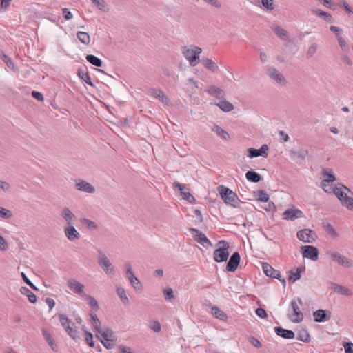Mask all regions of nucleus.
<instances>
[{"mask_svg": "<svg viewBox=\"0 0 353 353\" xmlns=\"http://www.w3.org/2000/svg\"><path fill=\"white\" fill-rule=\"evenodd\" d=\"M333 193L340 201L341 203L349 210H353V199L349 196L350 190L343 185H337L333 189Z\"/></svg>", "mask_w": 353, "mask_h": 353, "instance_id": "f257e3e1", "label": "nucleus"}, {"mask_svg": "<svg viewBox=\"0 0 353 353\" xmlns=\"http://www.w3.org/2000/svg\"><path fill=\"white\" fill-rule=\"evenodd\" d=\"M218 191L225 204L233 208L240 207L241 201L235 192L224 185H219Z\"/></svg>", "mask_w": 353, "mask_h": 353, "instance_id": "f03ea898", "label": "nucleus"}, {"mask_svg": "<svg viewBox=\"0 0 353 353\" xmlns=\"http://www.w3.org/2000/svg\"><path fill=\"white\" fill-rule=\"evenodd\" d=\"M182 53L191 66H196L199 61V56L202 53L201 48L190 45L182 49Z\"/></svg>", "mask_w": 353, "mask_h": 353, "instance_id": "7ed1b4c3", "label": "nucleus"}, {"mask_svg": "<svg viewBox=\"0 0 353 353\" xmlns=\"http://www.w3.org/2000/svg\"><path fill=\"white\" fill-rule=\"evenodd\" d=\"M229 248L230 245L226 241H218L213 254L214 260L218 263L226 261L230 255Z\"/></svg>", "mask_w": 353, "mask_h": 353, "instance_id": "20e7f679", "label": "nucleus"}, {"mask_svg": "<svg viewBox=\"0 0 353 353\" xmlns=\"http://www.w3.org/2000/svg\"><path fill=\"white\" fill-rule=\"evenodd\" d=\"M96 335L107 349H111L115 345L117 339L113 332L110 329L103 328Z\"/></svg>", "mask_w": 353, "mask_h": 353, "instance_id": "39448f33", "label": "nucleus"}, {"mask_svg": "<svg viewBox=\"0 0 353 353\" xmlns=\"http://www.w3.org/2000/svg\"><path fill=\"white\" fill-rule=\"evenodd\" d=\"M327 256L334 262L345 268H350L353 265V261L346 256L337 252H328Z\"/></svg>", "mask_w": 353, "mask_h": 353, "instance_id": "423d86ee", "label": "nucleus"}, {"mask_svg": "<svg viewBox=\"0 0 353 353\" xmlns=\"http://www.w3.org/2000/svg\"><path fill=\"white\" fill-rule=\"evenodd\" d=\"M292 311L288 314L290 319L294 323H299L303 319V314L301 312L299 304L296 301L291 302Z\"/></svg>", "mask_w": 353, "mask_h": 353, "instance_id": "0eeeda50", "label": "nucleus"}, {"mask_svg": "<svg viewBox=\"0 0 353 353\" xmlns=\"http://www.w3.org/2000/svg\"><path fill=\"white\" fill-rule=\"evenodd\" d=\"M191 234L194 238V239L201 244L205 248H208L212 245L211 241L207 238L205 234L203 233L201 231L191 228L190 229Z\"/></svg>", "mask_w": 353, "mask_h": 353, "instance_id": "6e6552de", "label": "nucleus"}, {"mask_svg": "<svg viewBox=\"0 0 353 353\" xmlns=\"http://www.w3.org/2000/svg\"><path fill=\"white\" fill-rule=\"evenodd\" d=\"M269 147L268 145H263L260 149H254L252 148L247 150V156L250 158L262 156L266 158L268 155Z\"/></svg>", "mask_w": 353, "mask_h": 353, "instance_id": "1a4fd4ad", "label": "nucleus"}, {"mask_svg": "<svg viewBox=\"0 0 353 353\" xmlns=\"http://www.w3.org/2000/svg\"><path fill=\"white\" fill-rule=\"evenodd\" d=\"M302 217H303V212L294 207L287 209L283 214V219L284 220L293 221Z\"/></svg>", "mask_w": 353, "mask_h": 353, "instance_id": "9d476101", "label": "nucleus"}, {"mask_svg": "<svg viewBox=\"0 0 353 353\" xmlns=\"http://www.w3.org/2000/svg\"><path fill=\"white\" fill-rule=\"evenodd\" d=\"M125 267L127 270V276H128V279L130 280L131 284L134 287V288L137 291H141L142 285H141L139 280L134 275V274L132 271L130 264L127 263L125 265Z\"/></svg>", "mask_w": 353, "mask_h": 353, "instance_id": "9b49d317", "label": "nucleus"}, {"mask_svg": "<svg viewBox=\"0 0 353 353\" xmlns=\"http://www.w3.org/2000/svg\"><path fill=\"white\" fill-rule=\"evenodd\" d=\"M301 249L303 257L312 261H316L318 259L319 251L316 248L312 245H305L303 246Z\"/></svg>", "mask_w": 353, "mask_h": 353, "instance_id": "f8f14e48", "label": "nucleus"}, {"mask_svg": "<svg viewBox=\"0 0 353 353\" xmlns=\"http://www.w3.org/2000/svg\"><path fill=\"white\" fill-rule=\"evenodd\" d=\"M174 188L175 189H179L183 199L187 200L189 202H193L195 201L194 197L190 193L188 188L185 185L181 184L179 182H174Z\"/></svg>", "mask_w": 353, "mask_h": 353, "instance_id": "ddd939ff", "label": "nucleus"}, {"mask_svg": "<svg viewBox=\"0 0 353 353\" xmlns=\"http://www.w3.org/2000/svg\"><path fill=\"white\" fill-rule=\"evenodd\" d=\"M59 321L61 325L65 328L68 334L70 336V337H72L73 339H76V331L70 326V323H72L71 321L64 314H61L59 316Z\"/></svg>", "mask_w": 353, "mask_h": 353, "instance_id": "4468645a", "label": "nucleus"}, {"mask_svg": "<svg viewBox=\"0 0 353 353\" xmlns=\"http://www.w3.org/2000/svg\"><path fill=\"white\" fill-rule=\"evenodd\" d=\"M297 237L300 241L306 243H312L314 239V235L311 230L304 229L297 232Z\"/></svg>", "mask_w": 353, "mask_h": 353, "instance_id": "2eb2a0df", "label": "nucleus"}, {"mask_svg": "<svg viewBox=\"0 0 353 353\" xmlns=\"http://www.w3.org/2000/svg\"><path fill=\"white\" fill-rule=\"evenodd\" d=\"M262 269L264 272V273L268 276H270V277H272V278H275V279H279L280 281H281V273L278 270H274L270 265H269L268 263H265L263 264L262 265ZM282 282L283 283H285V280L283 279L282 280Z\"/></svg>", "mask_w": 353, "mask_h": 353, "instance_id": "dca6fc26", "label": "nucleus"}, {"mask_svg": "<svg viewBox=\"0 0 353 353\" xmlns=\"http://www.w3.org/2000/svg\"><path fill=\"white\" fill-rule=\"evenodd\" d=\"M240 255L238 252H234L231 256L226 265V270L229 272H234L240 262Z\"/></svg>", "mask_w": 353, "mask_h": 353, "instance_id": "f3484780", "label": "nucleus"}, {"mask_svg": "<svg viewBox=\"0 0 353 353\" xmlns=\"http://www.w3.org/2000/svg\"><path fill=\"white\" fill-rule=\"evenodd\" d=\"M69 288L74 292L82 296H85L86 294L84 293V285L75 280H70L68 283Z\"/></svg>", "mask_w": 353, "mask_h": 353, "instance_id": "a211bd4d", "label": "nucleus"}, {"mask_svg": "<svg viewBox=\"0 0 353 353\" xmlns=\"http://www.w3.org/2000/svg\"><path fill=\"white\" fill-rule=\"evenodd\" d=\"M99 263L107 274L113 273V268H112V264L110 260L105 254H100L99 257Z\"/></svg>", "mask_w": 353, "mask_h": 353, "instance_id": "6ab92c4d", "label": "nucleus"}, {"mask_svg": "<svg viewBox=\"0 0 353 353\" xmlns=\"http://www.w3.org/2000/svg\"><path fill=\"white\" fill-rule=\"evenodd\" d=\"M151 95L156 99H159L163 104L168 105L170 104V100L167 96L161 90H152L151 91Z\"/></svg>", "mask_w": 353, "mask_h": 353, "instance_id": "aec40b11", "label": "nucleus"}, {"mask_svg": "<svg viewBox=\"0 0 353 353\" xmlns=\"http://www.w3.org/2000/svg\"><path fill=\"white\" fill-rule=\"evenodd\" d=\"M274 330L277 335L284 339H291L294 337V333L292 330H285L281 327H276Z\"/></svg>", "mask_w": 353, "mask_h": 353, "instance_id": "412c9836", "label": "nucleus"}, {"mask_svg": "<svg viewBox=\"0 0 353 353\" xmlns=\"http://www.w3.org/2000/svg\"><path fill=\"white\" fill-rule=\"evenodd\" d=\"M268 74L278 83H283L285 82L284 77L276 68H270L268 70Z\"/></svg>", "mask_w": 353, "mask_h": 353, "instance_id": "4be33fe9", "label": "nucleus"}, {"mask_svg": "<svg viewBox=\"0 0 353 353\" xmlns=\"http://www.w3.org/2000/svg\"><path fill=\"white\" fill-rule=\"evenodd\" d=\"M76 186L78 190L88 193H92L94 192V188L89 183L84 181H80L77 182Z\"/></svg>", "mask_w": 353, "mask_h": 353, "instance_id": "5701e85b", "label": "nucleus"}, {"mask_svg": "<svg viewBox=\"0 0 353 353\" xmlns=\"http://www.w3.org/2000/svg\"><path fill=\"white\" fill-rule=\"evenodd\" d=\"M65 233L68 239L70 241L79 239L80 234L73 226L67 227L65 229Z\"/></svg>", "mask_w": 353, "mask_h": 353, "instance_id": "b1692460", "label": "nucleus"}, {"mask_svg": "<svg viewBox=\"0 0 353 353\" xmlns=\"http://www.w3.org/2000/svg\"><path fill=\"white\" fill-rule=\"evenodd\" d=\"M303 269L302 268H297L289 272L288 280L290 282H295L299 280L301 277V273Z\"/></svg>", "mask_w": 353, "mask_h": 353, "instance_id": "393cba45", "label": "nucleus"}, {"mask_svg": "<svg viewBox=\"0 0 353 353\" xmlns=\"http://www.w3.org/2000/svg\"><path fill=\"white\" fill-rule=\"evenodd\" d=\"M20 292L21 294L26 295L28 297V301L31 303H35L37 301V296L32 292L28 288L22 287L20 289Z\"/></svg>", "mask_w": 353, "mask_h": 353, "instance_id": "a878e982", "label": "nucleus"}, {"mask_svg": "<svg viewBox=\"0 0 353 353\" xmlns=\"http://www.w3.org/2000/svg\"><path fill=\"white\" fill-rule=\"evenodd\" d=\"M201 62L204 67L211 70L212 72H216L218 70V66L216 63L212 59L208 58H203L201 60Z\"/></svg>", "mask_w": 353, "mask_h": 353, "instance_id": "bb28decb", "label": "nucleus"}, {"mask_svg": "<svg viewBox=\"0 0 353 353\" xmlns=\"http://www.w3.org/2000/svg\"><path fill=\"white\" fill-rule=\"evenodd\" d=\"M211 313L212 314L216 319L222 320V321H226L227 320V315L218 307L213 306L211 309Z\"/></svg>", "mask_w": 353, "mask_h": 353, "instance_id": "cd10ccee", "label": "nucleus"}, {"mask_svg": "<svg viewBox=\"0 0 353 353\" xmlns=\"http://www.w3.org/2000/svg\"><path fill=\"white\" fill-rule=\"evenodd\" d=\"M314 321L316 322H324L328 320L329 317L327 316L325 310H319L313 314Z\"/></svg>", "mask_w": 353, "mask_h": 353, "instance_id": "c85d7f7f", "label": "nucleus"}, {"mask_svg": "<svg viewBox=\"0 0 353 353\" xmlns=\"http://www.w3.org/2000/svg\"><path fill=\"white\" fill-rule=\"evenodd\" d=\"M61 215L68 224L72 223L75 219L74 214L68 208L63 209Z\"/></svg>", "mask_w": 353, "mask_h": 353, "instance_id": "c756f323", "label": "nucleus"}, {"mask_svg": "<svg viewBox=\"0 0 353 353\" xmlns=\"http://www.w3.org/2000/svg\"><path fill=\"white\" fill-rule=\"evenodd\" d=\"M90 316V323H91L92 325L94 327V329L96 333L97 334L101 330H103V328H101V322H100L99 319L97 318L96 314L91 313Z\"/></svg>", "mask_w": 353, "mask_h": 353, "instance_id": "7c9ffc66", "label": "nucleus"}, {"mask_svg": "<svg viewBox=\"0 0 353 353\" xmlns=\"http://www.w3.org/2000/svg\"><path fill=\"white\" fill-rule=\"evenodd\" d=\"M208 92L210 94L214 95L219 99L223 98L225 96L223 90L216 86H211L209 88Z\"/></svg>", "mask_w": 353, "mask_h": 353, "instance_id": "2f4dec72", "label": "nucleus"}, {"mask_svg": "<svg viewBox=\"0 0 353 353\" xmlns=\"http://www.w3.org/2000/svg\"><path fill=\"white\" fill-rule=\"evenodd\" d=\"M323 176L324 178L323 181L329 183H332L336 180L332 170L330 168H326L323 170Z\"/></svg>", "mask_w": 353, "mask_h": 353, "instance_id": "473e14b6", "label": "nucleus"}, {"mask_svg": "<svg viewBox=\"0 0 353 353\" xmlns=\"http://www.w3.org/2000/svg\"><path fill=\"white\" fill-rule=\"evenodd\" d=\"M246 179L252 182L257 183L261 181V176L259 174L253 172V171H248L245 174Z\"/></svg>", "mask_w": 353, "mask_h": 353, "instance_id": "72a5a7b5", "label": "nucleus"}, {"mask_svg": "<svg viewBox=\"0 0 353 353\" xmlns=\"http://www.w3.org/2000/svg\"><path fill=\"white\" fill-rule=\"evenodd\" d=\"M79 40L85 45H88L90 43V37L88 33L85 32H78L77 34Z\"/></svg>", "mask_w": 353, "mask_h": 353, "instance_id": "f704fd0d", "label": "nucleus"}, {"mask_svg": "<svg viewBox=\"0 0 353 353\" xmlns=\"http://www.w3.org/2000/svg\"><path fill=\"white\" fill-rule=\"evenodd\" d=\"M334 292H336L339 294H343V295H346V296L352 295V292L349 288H345L342 285H335L334 286Z\"/></svg>", "mask_w": 353, "mask_h": 353, "instance_id": "c9c22d12", "label": "nucleus"}, {"mask_svg": "<svg viewBox=\"0 0 353 353\" xmlns=\"http://www.w3.org/2000/svg\"><path fill=\"white\" fill-rule=\"evenodd\" d=\"M254 196L256 198L257 201L262 202H268L270 199L269 195L263 190H259L254 192Z\"/></svg>", "mask_w": 353, "mask_h": 353, "instance_id": "e433bc0d", "label": "nucleus"}, {"mask_svg": "<svg viewBox=\"0 0 353 353\" xmlns=\"http://www.w3.org/2000/svg\"><path fill=\"white\" fill-rule=\"evenodd\" d=\"M313 13H314L316 15H318L319 17H323L326 21L327 22H332V17L329 13L322 11L319 9L313 10Z\"/></svg>", "mask_w": 353, "mask_h": 353, "instance_id": "4c0bfd02", "label": "nucleus"}, {"mask_svg": "<svg viewBox=\"0 0 353 353\" xmlns=\"http://www.w3.org/2000/svg\"><path fill=\"white\" fill-rule=\"evenodd\" d=\"M217 105L224 112H230L234 109V105L226 101H220Z\"/></svg>", "mask_w": 353, "mask_h": 353, "instance_id": "58836bf2", "label": "nucleus"}, {"mask_svg": "<svg viewBox=\"0 0 353 353\" xmlns=\"http://www.w3.org/2000/svg\"><path fill=\"white\" fill-rule=\"evenodd\" d=\"M117 292L124 304H128L129 303V299L125 294V291L122 287H117Z\"/></svg>", "mask_w": 353, "mask_h": 353, "instance_id": "ea45409f", "label": "nucleus"}, {"mask_svg": "<svg viewBox=\"0 0 353 353\" xmlns=\"http://www.w3.org/2000/svg\"><path fill=\"white\" fill-rule=\"evenodd\" d=\"M86 60L89 63L92 64L93 65H95V66H97V67H100V66L102 65L101 60L100 59H99L98 57L94 56V55H92V54L87 55Z\"/></svg>", "mask_w": 353, "mask_h": 353, "instance_id": "a19ab883", "label": "nucleus"}, {"mask_svg": "<svg viewBox=\"0 0 353 353\" xmlns=\"http://www.w3.org/2000/svg\"><path fill=\"white\" fill-rule=\"evenodd\" d=\"M338 41L342 51L347 53L350 51V46L345 40L341 36H338Z\"/></svg>", "mask_w": 353, "mask_h": 353, "instance_id": "79ce46f5", "label": "nucleus"}, {"mask_svg": "<svg viewBox=\"0 0 353 353\" xmlns=\"http://www.w3.org/2000/svg\"><path fill=\"white\" fill-rule=\"evenodd\" d=\"M273 30L282 39H288L287 32L283 28L279 26H275L274 27Z\"/></svg>", "mask_w": 353, "mask_h": 353, "instance_id": "37998d69", "label": "nucleus"}, {"mask_svg": "<svg viewBox=\"0 0 353 353\" xmlns=\"http://www.w3.org/2000/svg\"><path fill=\"white\" fill-rule=\"evenodd\" d=\"M81 223L91 230L96 229L97 228L96 223L88 219H81Z\"/></svg>", "mask_w": 353, "mask_h": 353, "instance_id": "c03bdc74", "label": "nucleus"}, {"mask_svg": "<svg viewBox=\"0 0 353 353\" xmlns=\"http://www.w3.org/2000/svg\"><path fill=\"white\" fill-rule=\"evenodd\" d=\"M85 297L92 309L94 310H97L99 309L98 303L94 297L88 295H85Z\"/></svg>", "mask_w": 353, "mask_h": 353, "instance_id": "a18cd8bd", "label": "nucleus"}, {"mask_svg": "<svg viewBox=\"0 0 353 353\" xmlns=\"http://www.w3.org/2000/svg\"><path fill=\"white\" fill-rule=\"evenodd\" d=\"M79 74L81 79L83 80L86 83L91 86H93L91 78L88 72H79Z\"/></svg>", "mask_w": 353, "mask_h": 353, "instance_id": "49530a36", "label": "nucleus"}, {"mask_svg": "<svg viewBox=\"0 0 353 353\" xmlns=\"http://www.w3.org/2000/svg\"><path fill=\"white\" fill-rule=\"evenodd\" d=\"M215 132L223 139L227 140L229 137V134L223 129L219 126L214 128Z\"/></svg>", "mask_w": 353, "mask_h": 353, "instance_id": "de8ad7c7", "label": "nucleus"}, {"mask_svg": "<svg viewBox=\"0 0 353 353\" xmlns=\"http://www.w3.org/2000/svg\"><path fill=\"white\" fill-rule=\"evenodd\" d=\"M43 335L45 338V339L48 341V344L52 347V350H54L53 345H54V341L52 337L51 336L50 334L46 330H43Z\"/></svg>", "mask_w": 353, "mask_h": 353, "instance_id": "09e8293b", "label": "nucleus"}, {"mask_svg": "<svg viewBox=\"0 0 353 353\" xmlns=\"http://www.w3.org/2000/svg\"><path fill=\"white\" fill-rule=\"evenodd\" d=\"M321 186L323 190L327 193L333 192V188L330 185V183L323 181L321 183Z\"/></svg>", "mask_w": 353, "mask_h": 353, "instance_id": "8fccbe9b", "label": "nucleus"}, {"mask_svg": "<svg viewBox=\"0 0 353 353\" xmlns=\"http://www.w3.org/2000/svg\"><path fill=\"white\" fill-rule=\"evenodd\" d=\"M84 336H85V340L87 342V343L90 347H93L94 346V343H93V336H92V334L90 332H89L85 331Z\"/></svg>", "mask_w": 353, "mask_h": 353, "instance_id": "3c124183", "label": "nucleus"}, {"mask_svg": "<svg viewBox=\"0 0 353 353\" xmlns=\"http://www.w3.org/2000/svg\"><path fill=\"white\" fill-rule=\"evenodd\" d=\"M150 328L154 332H159L161 330V326L159 322L154 321L150 322Z\"/></svg>", "mask_w": 353, "mask_h": 353, "instance_id": "603ef678", "label": "nucleus"}, {"mask_svg": "<svg viewBox=\"0 0 353 353\" xmlns=\"http://www.w3.org/2000/svg\"><path fill=\"white\" fill-rule=\"evenodd\" d=\"M262 4L268 10H272L274 8L273 0H261Z\"/></svg>", "mask_w": 353, "mask_h": 353, "instance_id": "864d4df0", "label": "nucleus"}, {"mask_svg": "<svg viewBox=\"0 0 353 353\" xmlns=\"http://www.w3.org/2000/svg\"><path fill=\"white\" fill-rule=\"evenodd\" d=\"M345 350V353H353V343L345 342L343 344Z\"/></svg>", "mask_w": 353, "mask_h": 353, "instance_id": "5fc2aeb1", "label": "nucleus"}, {"mask_svg": "<svg viewBox=\"0 0 353 353\" xmlns=\"http://www.w3.org/2000/svg\"><path fill=\"white\" fill-rule=\"evenodd\" d=\"M12 213L9 210L0 207V216L3 218H10Z\"/></svg>", "mask_w": 353, "mask_h": 353, "instance_id": "6e6d98bb", "label": "nucleus"}, {"mask_svg": "<svg viewBox=\"0 0 353 353\" xmlns=\"http://www.w3.org/2000/svg\"><path fill=\"white\" fill-rule=\"evenodd\" d=\"M21 276L24 281V282L28 284L29 286H30L34 290H37V288L35 287V285L29 280V279L27 277L26 274L24 272L21 273Z\"/></svg>", "mask_w": 353, "mask_h": 353, "instance_id": "4d7b16f0", "label": "nucleus"}, {"mask_svg": "<svg viewBox=\"0 0 353 353\" xmlns=\"http://www.w3.org/2000/svg\"><path fill=\"white\" fill-rule=\"evenodd\" d=\"M256 314L261 319H265L267 317V313L263 308H257L256 310Z\"/></svg>", "mask_w": 353, "mask_h": 353, "instance_id": "13d9d810", "label": "nucleus"}, {"mask_svg": "<svg viewBox=\"0 0 353 353\" xmlns=\"http://www.w3.org/2000/svg\"><path fill=\"white\" fill-rule=\"evenodd\" d=\"M299 339L303 341H308L310 340V336L307 332L303 331L299 333Z\"/></svg>", "mask_w": 353, "mask_h": 353, "instance_id": "bf43d9fd", "label": "nucleus"}, {"mask_svg": "<svg viewBox=\"0 0 353 353\" xmlns=\"http://www.w3.org/2000/svg\"><path fill=\"white\" fill-rule=\"evenodd\" d=\"M62 12H63L64 18L66 20H70L73 17L72 13L70 12V11L66 8L62 9Z\"/></svg>", "mask_w": 353, "mask_h": 353, "instance_id": "052dcab7", "label": "nucleus"}, {"mask_svg": "<svg viewBox=\"0 0 353 353\" xmlns=\"http://www.w3.org/2000/svg\"><path fill=\"white\" fill-rule=\"evenodd\" d=\"M8 243L6 240L0 235V250L5 251L8 249Z\"/></svg>", "mask_w": 353, "mask_h": 353, "instance_id": "680f3d73", "label": "nucleus"}, {"mask_svg": "<svg viewBox=\"0 0 353 353\" xmlns=\"http://www.w3.org/2000/svg\"><path fill=\"white\" fill-rule=\"evenodd\" d=\"M341 7L348 13H353V10L350 6L345 1L341 3Z\"/></svg>", "mask_w": 353, "mask_h": 353, "instance_id": "e2e57ef3", "label": "nucleus"}, {"mask_svg": "<svg viewBox=\"0 0 353 353\" xmlns=\"http://www.w3.org/2000/svg\"><path fill=\"white\" fill-rule=\"evenodd\" d=\"M32 95L34 98H35L36 99H37L39 101H42L43 100V96L41 92H39L37 91H33L32 92Z\"/></svg>", "mask_w": 353, "mask_h": 353, "instance_id": "0e129e2a", "label": "nucleus"}, {"mask_svg": "<svg viewBox=\"0 0 353 353\" xmlns=\"http://www.w3.org/2000/svg\"><path fill=\"white\" fill-rule=\"evenodd\" d=\"M164 294H165L167 299H171L174 296H173V292H172V290L171 288L165 289L164 290Z\"/></svg>", "mask_w": 353, "mask_h": 353, "instance_id": "69168bd1", "label": "nucleus"}, {"mask_svg": "<svg viewBox=\"0 0 353 353\" xmlns=\"http://www.w3.org/2000/svg\"><path fill=\"white\" fill-rule=\"evenodd\" d=\"M46 304L48 305V307H49V308H50V310H52V308H53V307H54V305H55V302H54V301L52 299H51V298H47V299H46Z\"/></svg>", "mask_w": 353, "mask_h": 353, "instance_id": "338daca9", "label": "nucleus"}, {"mask_svg": "<svg viewBox=\"0 0 353 353\" xmlns=\"http://www.w3.org/2000/svg\"><path fill=\"white\" fill-rule=\"evenodd\" d=\"M341 59H342V61L347 65H352V61L351 59L347 54H343Z\"/></svg>", "mask_w": 353, "mask_h": 353, "instance_id": "774afa93", "label": "nucleus"}]
</instances>
